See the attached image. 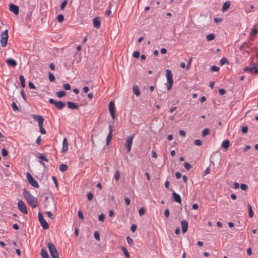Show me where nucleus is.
Returning <instances> with one entry per match:
<instances>
[{"mask_svg":"<svg viewBox=\"0 0 258 258\" xmlns=\"http://www.w3.org/2000/svg\"><path fill=\"white\" fill-rule=\"evenodd\" d=\"M23 196L27 203L33 208H36L38 206V201L36 198L33 196L28 191L24 189Z\"/></svg>","mask_w":258,"mask_h":258,"instance_id":"f257e3e1","label":"nucleus"},{"mask_svg":"<svg viewBox=\"0 0 258 258\" xmlns=\"http://www.w3.org/2000/svg\"><path fill=\"white\" fill-rule=\"evenodd\" d=\"M33 118L37 121L38 126L40 129V132L41 134L44 135L46 134V131L43 126V122L44 121V118L40 115H33Z\"/></svg>","mask_w":258,"mask_h":258,"instance_id":"f03ea898","label":"nucleus"},{"mask_svg":"<svg viewBox=\"0 0 258 258\" xmlns=\"http://www.w3.org/2000/svg\"><path fill=\"white\" fill-rule=\"evenodd\" d=\"M166 77L167 78L166 86L167 90L169 91L171 89L173 83L172 74L170 70L167 69L166 70Z\"/></svg>","mask_w":258,"mask_h":258,"instance_id":"7ed1b4c3","label":"nucleus"},{"mask_svg":"<svg viewBox=\"0 0 258 258\" xmlns=\"http://www.w3.org/2000/svg\"><path fill=\"white\" fill-rule=\"evenodd\" d=\"M48 247L49 251L52 258H58V253L56 249L55 245L51 242L48 243Z\"/></svg>","mask_w":258,"mask_h":258,"instance_id":"20e7f679","label":"nucleus"},{"mask_svg":"<svg viewBox=\"0 0 258 258\" xmlns=\"http://www.w3.org/2000/svg\"><path fill=\"white\" fill-rule=\"evenodd\" d=\"M8 39V30L7 29L4 31L1 34V38L0 40L1 45L2 47L7 45Z\"/></svg>","mask_w":258,"mask_h":258,"instance_id":"39448f33","label":"nucleus"},{"mask_svg":"<svg viewBox=\"0 0 258 258\" xmlns=\"http://www.w3.org/2000/svg\"><path fill=\"white\" fill-rule=\"evenodd\" d=\"M134 138V135L133 134L127 137L126 138L125 146L126 148V152L127 153H129L131 150L132 146V144H133V141Z\"/></svg>","mask_w":258,"mask_h":258,"instance_id":"423d86ee","label":"nucleus"},{"mask_svg":"<svg viewBox=\"0 0 258 258\" xmlns=\"http://www.w3.org/2000/svg\"><path fill=\"white\" fill-rule=\"evenodd\" d=\"M48 101L50 103L54 104L58 110L62 109L66 106L64 102L61 101H56L52 98H50Z\"/></svg>","mask_w":258,"mask_h":258,"instance_id":"0eeeda50","label":"nucleus"},{"mask_svg":"<svg viewBox=\"0 0 258 258\" xmlns=\"http://www.w3.org/2000/svg\"><path fill=\"white\" fill-rule=\"evenodd\" d=\"M26 177L27 178L29 182V183L33 187L35 188H38L39 187V184L37 182V181L33 178L31 174L27 172L26 173Z\"/></svg>","mask_w":258,"mask_h":258,"instance_id":"6e6552de","label":"nucleus"},{"mask_svg":"<svg viewBox=\"0 0 258 258\" xmlns=\"http://www.w3.org/2000/svg\"><path fill=\"white\" fill-rule=\"evenodd\" d=\"M18 207L19 209V210L23 213L25 214H27V209L26 205L25 204L24 202L22 201V200H19L18 202Z\"/></svg>","mask_w":258,"mask_h":258,"instance_id":"1a4fd4ad","label":"nucleus"},{"mask_svg":"<svg viewBox=\"0 0 258 258\" xmlns=\"http://www.w3.org/2000/svg\"><path fill=\"white\" fill-rule=\"evenodd\" d=\"M115 104L113 101H110L109 103V111L113 119L115 118Z\"/></svg>","mask_w":258,"mask_h":258,"instance_id":"9d476101","label":"nucleus"},{"mask_svg":"<svg viewBox=\"0 0 258 258\" xmlns=\"http://www.w3.org/2000/svg\"><path fill=\"white\" fill-rule=\"evenodd\" d=\"M9 10L11 12H13L15 15H18L19 14V7L13 4H10L9 5Z\"/></svg>","mask_w":258,"mask_h":258,"instance_id":"9b49d317","label":"nucleus"},{"mask_svg":"<svg viewBox=\"0 0 258 258\" xmlns=\"http://www.w3.org/2000/svg\"><path fill=\"white\" fill-rule=\"evenodd\" d=\"M255 67H256V64L253 62H251L250 63L249 67H247L244 68V72H248V73H253V70H254V68H255Z\"/></svg>","mask_w":258,"mask_h":258,"instance_id":"f8f14e48","label":"nucleus"},{"mask_svg":"<svg viewBox=\"0 0 258 258\" xmlns=\"http://www.w3.org/2000/svg\"><path fill=\"white\" fill-rule=\"evenodd\" d=\"M6 63L9 66L15 68L17 65V61L12 58H8L6 60Z\"/></svg>","mask_w":258,"mask_h":258,"instance_id":"ddd939ff","label":"nucleus"},{"mask_svg":"<svg viewBox=\"0 0 258 258\" xmlns=\"http://www.w3.org/2000/svg\"><path fill=\"white\" fill-rule=\"evenodd\" d=\"M109 134L107 137V138H106V144L107 145L109 144V143H110V142L112 139V137L113 130L112 129L111 125H109Z\"/></svg>","mask_w":258,"mask_h":258,"instance_id":"4468645a","label":"nucleus"},{"mask_svg":"<svg viewBox=\"0 0 258 258\" xmlns=\"http://www.w3.org/2000/svg\"><path fill=\"white\" fill-rule=\"evenodd\" d=\"M100 19L99 17H96L93 20V24L94 27L98 28L100 26Z\"/></svg>","mask_w":258,"mask_h":258,"instance_id":"2eb2a0df","label":"nucleus"},{"mask_svg":"<svg viewBox=\"0 0 258 258\" xmlns=\"http://www.w3.org/2000/svg\"><path fill=\"white\" fill-rule=\"evenodd\" d=\"M172 196H173V198L175 202H176L179 204H181V198H180V196L178 194H177L175 191H173L172 193Z\"/></svg>","mask_w":258,"mask_h":258,"instance_id":"dca6fc26","label":"nucleus"},{"mask_svg":"<svg viewBox=\"0 0 258 258\" xmlns=\"http://www.w3.org/2000/svg\"><path fill=\"white\" fill-rule=\"evenodd\" d=\"M181 226H182V231L183 233H185L187 230L188 228V223L185 220L181 221Z\"/></svg>","mask_w":258,"mask_h":258,"instance_id":"f3484780","label":"nucleus"},{"mask_svg":"<svg viewBox=\"0 0 258 258\" xmlns=\"http://www.w3.org/2000/svg\"><path fill=\"white\" fill-rule=\"evenodd\" d=\"M68 150V141L67 138H64L62 143V152H66Z\"/></svg>","mask_w":258,"mask_h":258,"instance_id":"a211bd4d","label":"nucleus"},{"mask_svg":"<svg viewBox=\"0 0 258 258\" xmlns=\"http://www.w3.org/2000/svg\"><path fill=\"white\" fill-rule=\"evenodd\" d=\"M230 1H226L222 8V11L223 12H226L230 7Z\"/></svg>","mask_w":258,"mask_h":258,"instance_id":"6ab92c4d","label":"nucleus"},{"mask_svg":"<svg viewBox=\"0 0 258 258\" xmlns=\"http://www.w3.org/2000/svg\"><path fill=\"white\" fill-rule=\"evenodd\" d=\"M133 91L134 94L137 96H139L140 95V91L139 90V87L137 85H134L133 87Z\"/></svg>","mask_w":258,"mask_h":258,"instance_id":"aec40b11","label":"nucleus"},{"mask_svg":"<svg viewBox=\"0 0 258 258\" xmlns=\"http://www.w3.org/2000/svg\"><path fill=\"white\" fill-rule=\"evenodd\" d=\"M68 107L69 108L72 109H78V106L73 102H67Z\"/></svg>","mask_w":258,"mask_h":258,"instance_id":"412c9836","label":"nucleus"},{"mask_svg":"<svg viewBox=\"0 0 258 258\" xmlns=\"http://www.w3.org/2000/svg\"><path fill=\"white\" fill-rule=\"evenodd\" d=\"M230 145V142L228 140H226L224 141L221 145V147L225 149V150H227L228 148H229Z\"/></svg>","mask_w":258,"mask_h":258,"instance_id":"4be33fe9","label":"nucleus"},{"mask_svg":"<svg viewBox=\"0 0 258 258\" xmlns=\"http://www.w3.org/2000/svg\"><path fill=\"white\" fill-rule=\"evenodd\" d=\"M59 169L60 171L64 172L68 170V167L66 164H61L59 165Z\"/></svg>","mask_w":258,"mask_h":258,"instance_id":"5701e85b","label":"nucleus"},{"mask_svg":"<svg viewBox=\"0 0 258 258\" xmlns=\"http://www.w3.org/2000/svg\"><path fill=\"white\" fill-rule=\"evenodd\" d=\"M19 79H20V81L21 82V86L23 87V88H24L26 86L25 85V78L22 75H20V77H19Z\"/></svg>","mask_w":258,"mask_h":258,"instance_id":"b1692460","label":"nucleus"},{"mask_svg":"<svg viewBox=\"0 0 258 258\" xmlns=\"http://www.w3.org/2000/svg\"><path fill=\"white\" fill-rule=\"evenodd\" d=\"M66 94V93L64 91H60L57 92L56 93L57 97L59 98L65 96Z\"/></svg>","mask_w":258,"mask_h":258,"instance_id":"393cba45","label":"nucleus"},{"mask_svg":"<svg viewBox=\"0 0 258 258\" xmlns=\"http://www.w3.org/2000/svg\"><path fill=\"white\" fill-rule=\"evenodd\" d=\"M41 226L44 229H47L49 228V225L46 220L42 221L40 223Z\"/></svg>","mask_w":258,"mask_h":258,"instance_id":"a878e982","label":"nucleus"},{"mask_svg":"<svg viewBox=\"0 0 258 258\" xmlns=\"http://www.w3.org/2000/svg\"><path fill=\"white\" fill-rule=\"evenodd\" d=\"M41 254L43 258H50L46 250L43 249L41 250Z\"/></svg>","mask_w":258,"mask_h":258,"instance_id":"bb28decb","label":"nucleus"},{"mask_svg":"<svg viewBox=\"0 0 258 258\" xmlns=\"http://www.w3.org/2000/svg\"><path fill=\"white\" fill-rule=\"evenodd\" d=\"M121 249L122 250L123 253L124 254L126 258H130V254L129 252H128L126 248L124 247H122Z\"/></svg>","mask_w":258,"mask_h":258,"instance_id":"cd10ccee","label":"nucleus"},{"mask_svg":"<svg viewBox=\"0 0 258 258\" xmlns=\"http://www.w3.org/2000/svg\"><path fill=\"white\" fill-rule=\"evenodd\" d=\"M215 38V35L213 33H211L209 35H208L206 37V39L208 41H211L214 39Z\"/></svg>","mask_w":258,"mask_h":258,"instance_id":"c85d7f7f","label":"nucleus"},{"mask_svg":"<svg viewBox=\"0 0 258 258\" xmlns=\"http://www.w3.org/2000/svg\"><path fill=\"white\" fill-rule=\"evenodd\" d=\"M209 133H210V130L208 128H206L203 131L202 136L203 137H205L207 135H209Z\"/></svg>","mask_w":258,"mask_h":258,"instance_id":"c756f323","label":"nucleus"},{"mask_svg":"<svg viewBox=\"0 0 258 258\" xmlns=\"http://www.w3.org/2000/svg\"><path fill=\"white\" fill-rule=\"evenodd\" d=\"M220 62L221 65H224L225 64L228 63V61L226 57H223L221 59Z\"/></svg>","mask_w":258,"mask_h":258,"instance_id":"7c9ffc66","label":"nucleus"},{"mask_svg":"<svg viewBox=\"0 0 258 258\" xmlns=\"http://www.w3.org/2000/svg\"><path fill=\"white\" fill-rule=\"evenodd\" d=\"M248 215H249V217L251 218L253 216L252 208H251V206L250 205H248Z\"/></svg>","mask_w":258,"mask_h":258,"instance_id":"2f4dec72","label":"nucleus"},{"mask_svg":"<svg viewBox=\"0 0 258 258\" xmlns=\"http://www.w3.org/2000/svg\"><path fill=\"white\" fill-rule=\"evenodd\" d=\"M57 21L59 23L62 22L64 20V16L62 14H59L57 17Z\"/></svg>","mask_w":258,"mask_h":258,"instance_id":"473e14b6","label":"nucleus"},{"mask_svg":"<svg viewBox=\"0 0 258 258\" xmlns=\"http://www.w3.org/2000/svg\"><path fill=\"white\" fill-rule=\"evenodd\" d=\"M49 79L50 82H54L55 81V77L52 73L49 72L48 74Z\"/></svg>","mask_w":258,"mask_h":258,"instance_id":"72a5a7b5","label":"nucleus"},{"mask_svg":"<svg viewBox=\"0 0 258 258\" xmlns=\"http://www.w3.org/2000/svg\"><path fill=\"white\" fill-rule=\"evenodd\" d=\"M38 220H39V221L40 223L42 221H44L45 220L44 218V217H43L42 214L41 212L38 213Z\"/></svg>","mask_w":258,"mask_h":258,"instance_id":"f704fd0d","label":"nucleus"},{"mask_svg":"<svg viewBox=\"0 0 258 258\" xmlns=\"http://www.w3.org/2000/svg\"><path fill=\"white\" fill-rule=\"evenodd\" d=\"M114 178L116 181H118L120 178V173L118 170L116 171L115 175H114Z\"/></svg>","mask_w":258,"mask_h":258,"instance_id":"c9c22d12","label":"nucleus"},{"mask_svg":"<svg viewBox=\"0 0 258 258\" xmlns=\"http://www.w3.org/2000/svg\"><path fill=\"white\" fill-rule=\"evenodd\" d=\"M126 240H127L128 244L130 246H132L133 245V244H134L133 240L131 237H130L129 236H127L126 237Z\"/></svg>","mask_w":258,"mask_h":258,"instance_id":"e433bc0d","label":"nucleus"},{"mask_svg":"<svg viewBox=\"0 0 258 258\" xmlns=\"http://www.w3.org/2000/svg\"><path fill=\"white\" fill-rule=\"evenodd\" d=\"M39 158L42 161L48 162V159L46 157V156L44 154H41L39 156Z\"/></svg>","mask_w":258,"mask_h":258,"instance_id":"4c0bfd02","label":"nucleus"},{"mask_svg":"<svg viewBox=\"0 0 258 258\" xmlns=\"http://www.w3.org/2000/svg\"><path fill=\"white\" fill-rule=\"evenodd\" d=\"M68 4V1L67 0H64L62 3L61 4L60 6V9L61 10L64 9V7L66 6V5Z\"/></svg>","mask_w":258,"mask_h":258,"instance_id":"58836bf2","label":"nucleus"},{"mask_svg":"<svg viewBox=\"0 0 258 258\" xmlns=\"http://www.w3.org/2000/svg\"><path fill=\"white\" fill-rule=\"evenodd\" d=\"M63 87L66 90H70L71 89V85L68 83L63 84Z\"/></svg>","mask_w":258,"mask_h":258,"instance_id":"ea45409f","label":"nucleus"},{"mask_svg":"<svg viewBox=\"0 0 258 258\" xmlns=\"http://www.w3.org/2000/svg\"><path fill=\"white\" fill-rule=\"evenodd\" d=\"M194 144L196 146H200L202 145V142L201 140L197 139V140H195Z\"/></svg>","mask_w":258,"mask_h":258,"instance_id":"a19ab883","label":"nucleus"},{"mask_svg":"<svg viewBox=\"0 0 258 258\" xmlns=\"http://www.w3.org/2000/svg\"><path fill=\"white\" fill-rule=\"evenodd\" d=\"M145 213V209L144 208H141L139 210V215L142 216Z\"/></svg>","mask_w":258,"mask_h":258,"instance_id":"79ce46f5","label":"nucleus"},{"mask_svg":"<svg viewBox=\"0 0 258 258\" xmlns=\"http://www.w3.org/2000/svg\"><path fill=\"white\" fill-rule=\"evenodd\" d=\"M219 70V68L216 66H213L211 68V71L212 72H218Z\"/></svg>","mask_w":258,"mask_h":258,"instance_id":"37998d69","label":"nucleus"},{"mask_svg":"<svg viewBox=\"0 0 258 258\" xmlns=\"http://www.w3.org/2000/svg\"><path fill=\"white\" fill-rule=\"evenodd\" d=\"M78 217L79 218L81 219V220H84V216H83V214L82 213V212L81 211V210H79L78 212Z\"/></svg>","mask_w":258,"mask_h":258,"instance_id":"c03bdc74","label":"nucleus"},{"mask_svg":"<svg viewBox=\"0 0 258 258\" xmlns=\"http://www.w3.org/2000/svg\"><path fill=\"white\" fill-rule=\"evenodd\" d=\"M12 108L14 110V111H17L19 110V108L17 106V104H16L15 102H13L12 103Z\"/></svg>","mask_w":258,"mask_h":258,"instance_id":"a18cd8bd","label":"nucleus"},{"mask_svg":"<svg viewBox=\"0 0 258 258\" xmlns=\"http://www.w3.org/2000/svg\"><path fill=\"white\" fill-rule=\"evenodd\" d=\"M94 236L95 238L97 240H100V234H99V232L98 231H95L94 232Z\"/></svg>","mask_w":258,"mask_h":258,"instance_id":"49530a36","label":"nucleus"},{"mask_svg":"<svg viewBox=\"0 0 258 258\" xmlns=\"http://www.w3.org/2000/svg\"><path fill=\"white\" fill-rule=\"evenodd\" d=\"M184 166L186 170H189L191 167L190 164L187 162H184Z\"/></svg>","mask_w":258,"mask_h":258,"instance_id":"de8ad7c7","label":"nucleus"},{"mask_svg":"<svg viewBox=\"0 0 258 258\" xmlns=\"http://www.w3.org/2000/svg\"><path fill=\"white\" fill-rule=\"evenodd\" d=\"M87 198L89 201H91L93 198V195L91 192H89L87 194Z\"/></svg>","mask_w":258,"mask_h":258,"instance_id":"09e8293b","label":"nucleus"},{"mask_svg":"<svg viewBox=\"0 0 258 258\" xmlns=\"http://www.w3.org/2000/svg\"><path fill=\"white\" fill-rule=\"evenodd\" d=\"M240 188L242 190H246L247 189V185L245 184L242 183L240 185Z\"/></svg>","mask_w":258,"mask_h":258,"instance_id":"8fccbe9b","label":"nucleus"},{"mask_svg":"<svg viewBox=\"0 0 258 258\" xmlns=\"http://www.w3.org/2000/svg\"><path fill=\"white\" fill-rule=\"evenodd\" d=\"M248 131V127L247 126H243L241 128V132L242 133L245 134Z\"/></svg>","mask_w":258,"mask_h":258,"instance_id":"3c124183","label":"nucleus"},{"mask_svg":"<svg viewBox=\"0 0 258 258\" xmlns=\"http://www.w3.org/2000/svg\"><path fill=\"white\" fill-rule=\"evenodd\" d=\"M8 154V152L6 149L5 148L2 149V154L3 156H6Z\"/></svg>","mask_w":258,"mask_h":258,"instance_id":"603ef678","label":"nucleus"},{"mask_svg":"<svg viewBox=\"0 0 258 258\" xmlns=\"http://www.w3.org/2000/svg\"><path fill=\"white\" fill-rule=\"evenodd\" d=\"M133 55L135 58H138L140 56V52L136 51L134 52Z\"/></svg>","mask_w":258,"mask_h":258,"instance_id":"864d4df0","label":"nucleus"},{"mask_svg":"<svg viewBox=\"0 0 258 258\" xmlns=\"http://www.w3.org/2000/svg\"><path fill=\"white\" fill-rule=\"evenodd\" d=\"M105 218V216L103 214H101L98 217V220L100 221H103Z\"/></svg>","mask_w":258,"mask_h":258,"instance_id":"5fc2aeb1","label":"nucleus"},{"mask_svg":"<svg viewBox=\"0 0 258 258\" xmlns=\"http://www.w3.org/2000/svg\"><path fill=\"white\" fill-rule=\"evenodd\" d=\"M52 179L55 184V185L56 187H57L58 186V182H57V178L55 177V176H52Z\"/></svg>","mask_w":258,"mask_h":258,"instance_id":"6e6d98bb","label":"nucleus"},{"mask_svg":"<svg viewBox=\"0 0 258 258\" xmlns=\"http://www.w3.org/2000/svg\"><path fill=\"white\" fill-rule=\"evenodd\" d=\"M28 86H29V87L30 88V89H36V87L35 86V85L33 84V83L31 82H30L28 84Z\"/></svg>","mask_w":258,"mask_h":258,"instance_id":"4d7b16f0","label":"nucleus"},{"mask_svg":"<svg viewBox=\"0 0 258 258\" xmlns=\"http://www.w3.org/2000/svg\"><path fill=\"white\" fill-rule=\"evenodd\" d=\"M137 226L136 224H133L131 226V230L132 232H135L136 230L137 229Z\"/></svg>","mask_w":258,"mask_h":258,"instance_id":"13d9d810","label":"nucleus"},{"mask_svg":"<svg viewBox=\"0 0 258 258\" xmlns=\"http://www.w3.org/2000/svg\"><path fill=\"white\" fill-rule=\"evenodd\" d=\"M46 214L47 215V216L51 219H52L53 218V214L49 211V212H46Z\"/></svg>","mask_w":258,"mask_h":258,"instance_id":"bf43d9fd","label":"nucleus"},{"mask_svg":"<svg viewBox=\"0 0 258 258\" xmlns=\"http://www.w3.org/2000/svg\"><path fill=\"white\" fill-rule=\"evenodd\" d=\"M219 93L220 95H223L225 93V90L224 89H220L219 90Z\"/></svg>","mask_w":258,"mask_h":258,"instance_id":"052dcab7","label":"nucleus"},{"mask_svg":"<svg viewBox=\"0 0 258 258\" xmlns=\"http://www.w3.org/2000/svg\"><path fill=\"white\" fill-rule=\"evenodd\" d=\"M169 211L168 209H166L164 211V215L166 218H168L169 216Z\"/></svg>","mask_w":258,"mask_h":258,"instance_id":"680f3d73","label":"nucleus"},{"mask_svg":"<svg viewBox=\"0 0 258 258\" xmlns=\"http://www.w3.org/2000/svg\"><path fill=\"white\" fill-rule=\"evenodd\" d=\"M125 203L126 205H130V200L128 197H125Z\"/></svg>","mask_w":258,"mask_h":258,"instance_id":"e2e57ef3","label":"nucleus"},{"mask_svg":"<svg viewBox=\"0 0 258 258\" xmlns=\"http://www.w3.org/2000/svg\"><path fill=\"white\" fill-rule=\"evenodd\" d=\"M175 177L177 179H179L181 177V174L179 172H176L175 173Z\"/></svg>","mask_w":258,"mask_h":258,"instance_id":"0e129e2a","label":"nucleus"},{"mask_svg":"<svg viewBox=\"0 0 258 258\" xmlns=\"http://www.w3.org/2000/svg\"><path fill=\"white\" fill-rule=\"evenodd\" d=\"M21 95L23 97V98L26 100V94L24 91V90H22L21 91Z\"/></svg>","mask_w":258,"mask_h":258,"instance_id":"69168bd1","label":"nucleus"},{"mask_svg":"<svg viewBox=\"0 0 258 258\" xmlns=\"http://www.w3.org/2000/svg\"><path fill=\"white\" fill-rule=\"evenodd\" d=\"M83 91L84 93H86L89 91V88L87 86H85L83 88Z\"/></svg>","mask_w":258,"mask_h":258,"instance_id":"338daca9","label":"nucleus"},{"mask_svg":"<svg viewBox=\"0 0 258 258\" xmlns=\"http://www.w3.org/2000/svg\"><path fill=\"white\" fill-rule=\"evenodd\" d=\"M179 133L181 136L184 137L185 136V132L183 130H180Z\"/></svg>","mask_w":258,"mask_h":258,"instance_id":"774afa93","label":"nucleus"}]
</instances>
